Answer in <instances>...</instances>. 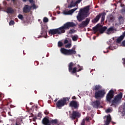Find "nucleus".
Instances as JSON below:
<instances>
[{
  "instance_id": "obj_1",
  "label": "nucleus",
  "mask_w": 125,
  "mask_h": 125,
  "mask_svg": "<svg viewBox=\"0 0 125 125\" xmlns=\"http://www.w3.org/2000/svg\"><path fill=\"white\" fill-rule=\"evenodd\" d=\"M77 25L74 22H67L62 26L58 28L50 29L49 31L50 35H61L66 32V30H69L70 28L76 27Z\"/></svg>"
},
{
  "instance_id": "obj_2",
  "label": "nucleus",
  "mask_w": 125,
  "mask_h": 125,
  "mask_svg": "<svg viewBox=\"0 0 125 125\" xmlns=\"http://www.w3.org/2000/svg\"><path fill=\"white\" fill-rule=\"evenodd\" d=\"M90 5H88L84 7L83 8H81L77 16V19L79 22H82V21L84 20L86 17L89 15L88 13L89 12Z\"/></svg>"
},
{
  "instance_id": "obj_3",
  "label": "nucleus",
  "mask_w": 125,
  "mask_h": 125,
  "mask_svg": "<svg viewBox=\"0 0 125 125\" xmlns=\"http://www.w3.org/2000/svg\"><path fill=\"white\" fill-rule=\"evenodd\" d=\"M78 66L79 69H78L77 67H74L73 68V67H74V62H70L68 65V71L69 73H71L72 75L75 74L77 77H79V75H77V72H81V71L83 70V67H81L80 65H78Z\"/></svg>"
},
{
  "instance_id": "obj_4",
  "label": "nucleus",
  "mask_w": 125,
  "mask_h": 125,
  "mask_svg": "<svg viewBox=\"0 0 125 125\" xmlns=\"http://www.w3.org/2000/svg\"><path fill=\"white\" fill-rule=\"evenodd\" d=\"M69 100H70V98L69 97H64L59 100L56 103L57 108L62 109V107H64L65 105H67V102H69Z\"/></svg>"
},
{
  "instance_id": "obj_5",
  "label": "nucleus",
  "mask_w": 125,
  "mask_h": 125,
  "mask_svg": "<svg viewBox=\"0 0 125 125\" xmlns=\"http://www.w3.org/2000/svg\"><path fill=\"white\" fill-rule=\"evenodd\" d=\"M106 92L105 89H100L95 92L94 97L97 100H101L103 97H104Z\"/></svg>"
},
{
  "instance_id": "obj_6",
  "label": "nucleus",
  "mask_w": 125,
  "mask_h": 125,
  "mask_svg": "<svg viewBox=\"0 0 125 125\" xmlns=\"http://www.w3.org/2000/svg\"><path fill=\"white\" fill-rule=\"evenodd\" d=\"M105 15H106V13L105 12L100 13L97 15L94 19L92 20V23H93L94 24L97 23L100 20V18H101V22L102 23L105 20Z\"/></svg>"
},
{
  "instance_id": "obj_7",
  "label": "nucleus",
  "mask_w": 125,
  "mask_h": 125,
  "mask_svg": "<svg viewBox=\"0 0 125 125\" xmlns=\"http://www.w3.org/2000/svg\"><path fill=\"white\" fill-rule=\"evenodd\" d=\"M61 52L64 54V55L71 56V55H75L77 52L76 50L73 49H66L64 48H61Z\"/></svg>"
},
{
  "instance_id": "obj_8",
  "label": "nucleus",
  "mask_w": 125,
  "mask_h": 125,
  "mask_svg": "<svg viewBox=\"0 0 125 125\" xmlns=\"http://www.w3.org/2000/svg\"><path fill=\"white\" fill-rule=\"evenodd\" d=\"M122 98H123V93L120 92L119 94L115 96L114 99L112 100L111 103L112 105L118 104V103L121 101Z\"/></svg>"
},
{
  "instance_id": "obj_9",
  "label": "nucleus",
  "mask_w": 125,
  "mask_h": 125,
  "mask_svg": "<svg viewBox=\"0 0 125 125\" xmlns=\"http://www.w3.org/2000/svg\"><path fill=\"white\" fill-rule=\"evenodd\" d=\"M41 34L43 36H46L47 37V29H48L47 25L44 24L43 23H42V21H41Z\"/></svg>"
},
{
  "instance_id": "obj_10",
  "label": "nucleus",
  "mask_w": 125,
  "mask_h": 125,
  "mask_svg": "<svg viewBox=\"0 0 125 125\" xmlns=\"http://www.w3.org/2000/svg\"><path fill=\"white\" fill-rule=\"evenodd\" d=\"M82 114L78 111H73L72 113L70 115V118L72 120H76V119H79L81 118Z\"/></svg>"
},
{
  "instance_id": "obj_11",
  "label": "nucleus",
  "mask_w": 125,
  "mask_h": 125,
  "mask_svg": "<svg viewBox=\"0 0 125 125\" xmlns=\"http://www.w3.org/2000/svg\"><path fill=\"white\" fill-rule=\"evenodd\" d=\"M69 107H71V108H74V109H75V110H77L79 109V107H80V104L79 103V102L73 100L69 103Z\"/></svg>"
},
{
  "instance_id": "obj_12",
  "label": "nucleus",
  "mask_w": 125,
  "mask_h": 125,
  "mask_svg": "<svg viewBox=\"0 0 125 125\" xmlns=\"http://www.w3.org/2000/svg\"><path fill=\"white\" fill-rule=\"evenodd\" d=\"M114 93H115L114 90H110L109 91L106 96V100L108 102H111V100L114 98Z\"/></svg>"
},
{
  "instance_id": "obj_13",
  "label": "nucleus",
  "mask_w": 125,
  "mask_h": 125,
  "mask_svg": "<svg viewBox=\"0 0 125 125\" xmlns=\"http://www.w3.org/2000/svg\"><path fill=\"white\" fill-rule=\"evenodd\" d=\"M90 21V19L86 18L85 21L82 22L81 23L79 24V28H84V27H87V25L89 24V22Z\"/></svg>"
},
{
  "instance_id": "obj_14",
  "label": "nucleus",
  "mask_w": 125,
  "mask_h": 125,
  "mask_svg": "<svg viewBox=\"0 0 125 125\" xmlns=\"http://www.w3.org/2000/svg\"><path fill=\"white\" fill-rule=\"evenodd\" d=\"M100 104L101 103L99 100H97L91 103V106H92V107H93L95 109H98V108H99V106H100Z\"/></svg>"
},
{
  "instance_id": "obj_15",
  "label": "nucleus",
  "mask_w": 125,
  "mask_h": 125,
  "mask_svg": "<svg viewBox=\"0 0 125 125\" xmlns=\"http://www.w3.org/2000/svg\"><path fill=\"white\" fill-rule=\"evenodd\" d=\"M31 9H32L31 6H29L28 5H24V6L22 9V10L23 13H29V12L31 11Z\"/></svg>"
},
{
  "instance_id": "obj_16",
  "label": "nucleus",
  "mask_w": 125,
  "mask_h": 125,
  "mask_svg": "<svg viewBox=\"0 0 125 125\" xmlns=\"http://www.w3.org/2000/svg\"><path fill=\"white\" fill-rule=\"evenodd\" d=\"M77 9H78V8H75L68 11H64L63 14H64V15H71V14H73V13H74V12H75Z\"/></svg>"
},
{
  "instance_id": "obj_17",
  "label": "nucleus",
  "mask_w": 125,
  "mask_h": 125,
  "mask_svg": "<svg viewBox=\"0 0 125 125\" xmlns=\"http://www.w3.org/2000/svg\"><path fill=\"white\" fill-rule=\"evenodd\" d=\"M125 31H124V32L123 33L122 35H121L119 37L117 38V39L116 40V42L117 43H121V42H122V41H123V40L125 39Z\"/></svg>"
},
{
  "instance_id": "obj_18",
  "label": "nucleus",
  "mask_w": 125,
  "mask_h": 125,
  "mask_svg": "<svg viewBox=\"0 0 125 125\" xmlns=\"http://www.w3.org/2000/svg\"><path fill=\"white\" fill-rule=\"evenodd\" d=\"M112 121V118H111V115L108 114L106 117V121L105 123V125H109L110 123H111V121Z\"/></svg>"
},
{
  "instance_id": "obj_19",
  "label": "nucleus",
  "mask_w": 125,
  "mask_h": 125,
  "mask_svg": "<svg viewBox=\"0 0 125 125\" xmlns=\"http://www.w3.org/2000/svg\"><path fill=\"white\" fill-rule=\"evenodd\" d=\"M42 123L43 125H46L50 124V121H49V119H48L46 117H45L42 120Z\"/></svg>"
},
{
  "instance_id": "obj_20",
  "label": "nucleus",
  "mask_w": 125,
  "mask_h": 125,
  "mask_svg": "<svg viewBox=\"0 0 125 125\" xmlns=\"http://www.w3.org/2000/svg\"><path fill=\"white\" fill-rule=\"evenodd\" d=\"M115 30V28H114V27L112 26L109 27L108 29H107L106 31V33L107 35H110L112 32H113V31Z\"/></svg>"
},
{
  "instance_id": "obj_21",
  "label": "nucleus",
  "mask_w": 125,
  "mask_h": 125,
  "mask_svg": "<svg viewBox=\"0 0 125 125\" xmlns=\"http://www.w3.org/2000/svg\"><path fill=\"white\" fill-rule=\"evenodd\" d=\"M77 5L76 2H74V0H72L71 1L70 4L68 5V8H72V7H75Z\"/></svg>"
},
{
  "instance_id": "obj_22",
  "label": "nucleus",
  "mask_w": 125,
  "mask_h": 125,
  "mask_svg": "<svg viewBox=\"0 0 125 125\" xmlns=\"http://www.w3.org/2000/svg\"><path fill=\"white\" fill-rule=\"evenodd\" d=\"M6 12L8 14H12L14 12V10L12 8L9 7L6 9Z\"/></svg>"
},
{
  "instance_id": "obj_23",
  "label": "nucleus",
  "mask_w": 125,
  "mask_h": 125,
  "mask_svg": "<svg viewBox=\"0 0 125 125\" xmlns=\"http://www.w3.org/2000/svg\"><path fill=\"white\" fill-rule=\"evenodd\" d=\"M102 86L100 85H96L95 86L93 87V90H95V91H98L99 89H101Z\"/></svg>"
},
{
  "instance_id": "obj_24",
  "label": "nucleus",
  "mask_w": 125,
  "mask_h": 125,
  "mask_svg": "<svg viewBox=\"0 0 125 125\" xmlns=\"http://www.w3.org/2000/svg\"><path fill=\"white\" fill-rule=\"evenodd\" d=\"M107 30V26H104L99 29V32H100V34H103Z\"/></svg>"
},
{
  "instance_id": "obj_25",
  "label": "nucleus",
  "mask_w": 125,
  "mask_h": 125,
  "mask_svg": "<svg viewBox=\"0 0 125 125\" xmlns=\"http://www.w3.org/2000/svg\"><path fill=\"white\" fill-rule=\"evenodd\" d=\"M118 19L120 24H123V23H124V21H125V20H124V17H123L122 16H120L118 17Z\"/></svg>"
},
{
  "instance_id": "obj_26",
  "label": "nucleus",
  "mask_w": 125,
  "mask_h": 125,
  "mask_svg": "<svg viewBox=\"0 0 125 125\" xmlns=\"http://www.w3.org/2000/svg\"><path fill=\"white\" fill-rule=\"evenodd\" d=\"M100 27L99 24H97L95 27H93V30L95 32V34L98 31V28Z\"/></svg>"
},
{
  "instance_id": "obj_27",
  "label": "nucleus",
  "mask_w": 125,
  "mask_h": 125,
  "mask_svg": "<svg viewBox=\"0 0 125 125\" xmlns=\"http://www.w3.org/2000/svg\"><path fill=\"white\" fill-rule=\"evenodd\" d=\"M78 39H79V36L77 35H75L72 37V40L73 42H77V41H78Z\"/></svg>"
},
{
  "instance_id": "obj_28",
  "label": "nucleus",
  "mask_w": 125,
  "mask_h": 125,
  "mask_svg": "<svg viewBox=\"0 0 125 125\" xmlns=\"http://www.w3.org/2000/svg\"><path fill=\"white\" fill-rule=\"evenodd\" d=\"M42 112H39L38 114V115H37V119L38 120H41L42 117Z\"/></svg>"
},
{
  "instance_id": "obj_29",
  "label": "nucleus",
  "mask_w": 125,
  "mask_h": 125,
  "mask_svg": "<svg viewBox=\"0 0 125 125\" xmlns=\"http://www.w3.org/2000/svg\"><path fill=\"white\" fill-rule=\"evenodd\" d=\"M58 123L57 119L55 120H52L51 121H50V124H56Z\"/></svg>"
},
{
  "instance_id": "obj_30",
  "label": "nucleus",
  "mask_w": 125,
  "mask_h": 125,
  "mask_svg": "<svg viewBox=\"0 0 125 125\" xmlns=\"http://www.w3.org/2000/svg\"><path fill=\"white\" fill-rule=\"evenodd\" d=\"M15 24V22H14V21L11 20L10 22H9V24L10 26H12L13 25H14Z\"/></svg>"
},
{
  "instance_id": "obj_31",
  "label": "nucleus",
  "mask_w": 125,
  "mask_h": 125,
  "mask_svg": "<svg viewBox=\"0 0 125 125\" xmlns=\"http://www.w3.org/2000/svg\"><path fill=\"white\" fill-rule=\"evenodd\" d=\"M58 45L59 47H61L63 46V42H61V41H59L58 42Z\"/></svg>"
},
{
  "instance_id": "obj_32",
  "label": "nucleus",
  "mask_w": 125,
  "mask_h": 125,
  "mask_svg": "<svg viewBox=\"0 0 125 125\" xmlns=\"http://www.w3.org/2000/svg\"><path fill=\"white\" fill-rule=\"evenodd\" d=\"M74 33H76V30L74 29H70L69 31V34H74Z\"/></svg>"
},
{
  "instance_id": "obj_33",
  "label": "nucleus",
  "mask_w": 125,
  "mask_h": 125,
  "mask_svg": "<svg viewBox=\"0 0 125 125\" xmlns=\"http://www.w3.org/2000/svg\"><path fill=\"white\" fill-rule=\"evenodd\" d=\"M18 18L19 19H21V20L23 21V19H24V17H23V15H21V14H19L18 15Z\"/></svg>"
},
{
  "instance_id": "obj_34",
  "label": "nucleus",
  "mask_w": 125,
  "mask_h": 125,
  "mask_svg": "<svg viewBox=\"0 0 125 125\" xmlns=\"http://www.w3.org/2000/svg\"><path fill=\"white\" fill-rule=\"evenodd\" d=\"M43 21L44 23H47L48 22V19L46 17H45L43 19Z\"/></svg>"
},
{
  "instance_id": "obj_35",
  "label": "nucleus",
  "mask_w": 125,
  "mask_h": 125,
  "mask_svg": "<svg viewBox=\"0 0 125 125\" xmlns=\"http://www.w3.org/2000/svg\"><path fill=\"white\" fill-rule=\"evenodd\" d=\"M114 17H113V16L109 17V22H113L114 21Z\"/></svg>"
},
{
  "instance_id": "obj_36",
  "label": "nucleus",
  "mask_w": 125,
  "mask_h": 125,
  "mask_svg": "<svg viewBox=\"0 0 125 125\" xmlns=\"http://www.w3.org/2000/svg\"><path fill=\"white\" fill-rule=\"evenodd\" d=\"M71 46H72V45L70 43H68V44L65 45V47L66 48H70Z\"/></svg>"
},
{
  "instance_id": "obj_37",
  "label": "nucleus",
  "mask_w": 125,
  "mask_h": 125,
  "mask_svg": "<svg viewBox=\"0 0 125 125\" xmlns=\"http://www.w3.org/2000/svg\"><path fill=\"white\" fill-rule=\"evenodd\" d=\"M121 46L125 47V40L123 41L122 42V43L121 44Z\"/></svg>"
},
{
  "instance_id": "obj_38",
  "label": "nucleus",
  "mask_w": 125,
  "mask_h": 125,
  "mask_svg": "<svg viewBox=\"0 0 125 125\" xmlns=\"http://www.w3.org/2000/svg\"><path fill=\"white\" fill-rule=\"evenodd\" d=\"M112 112V110L110 108H108L105 110V113H110Z\"/></svg>"
},
{
  "instance_id": "obj_39",
  "label": "nucleus",
  "mask_w": 125,
  "mask_h": 125,
  "mask_svg": "<svg viewBox=\"0 0 125 125\" xmlns=\"http://www.w3.org/2000/svg\"><path fill=\"white\" fill-rule=\"evenodd\" d=\"M83 1V0H77L75 3H76V4H78L79 3H81V2Z\"/></svg>"
},
{
  "instance_id": "obj_40",
  "label": "nucleus",
  "mask_w": 125,
  "mask_h": 125,
  "mask_svg": "<svg viewBox=\"0 0 125 125\" xmlns=\"http://www.w3.org/2000/svg\"><path fill=\"white\" fill-rule=\"evenodd\" d=\"M123 115H125V105L123 106Z\"/></svg>"
},
{
  "instance_id": "obj_41",
  "label": "nucleus",
  "mask_w": 125,
  "mask_h": 125,
  "mask_svg": "<svg viewBox=\"0 0 125 125\" xmlns=\"http://www.w3.org/2000/svg\"><path fill=\"white\" fill-rule=\"evenodd\" d=\"M108 48H109V49H110V50H114V48H113V47H112V46H109L108 48H107V49H108Z\"/></svg>"
},
{
  "instance_id": "obj_42",
  "label": "nucleus",
  "mask_w": 125,
  "mask_h": 125,
  "mask_svg": "<svg viewBox=\"0 0 125 125\" xmlns=\"http://www.w3.org/2000/svg\"><path fill=\"white\" fill-rule=\"evenodd\" d=\"M44 114H45V115H48V114H49V112L47 110H46L44 112Z\"/></svg>"
},
{
  "instance_id": "obj_43",
  "label": "nucleus",
  "mask_w": 125,
  "mask_h": 125,
  "mask_svg": "<svg viewBox=\"0 0 125 125\" xmlns=\"http://www.w3.org/2000/svg\"><path fill=\"white\" fill-rule=\"evenodd\" d=\"M68 40L67 39H65L64 41V44H66V43H68Z\"/></svg>"
},
{
  "instance_id": "obj_44",
  "label": "nucleus",
  "mask_w": 125,
  "mask_h": 125,
  "mask_svg": "<svg viewBox=\"0 0 125 125\" xmlns=\"http://www.w3.org/2000/svg\"><path fill=\"white\" fill-rule=\"evenodd\" d=\"M72 99H73V100H76V99H77V98L76 97V96H73L72 97Z\"/></svg>"
},
{
  "instance_id": "obj_45",
  "label": "nucleus",
  "mask_w": 125,
  "mask_h": 125,
  "mask_svg": "<svg viewBox=\"0 0 125 125\" xmlns=\"http://www.w3.org/2000/svg\"><path fill=\"white\" fill-rule=\"evenodd\" d=\"M86 121L87 122H88L89 121V118L86 117L85 119V121Z\"/></svg>"
},
{
  "instance_id": "obj_46",
  "label": "nucleus",
  "mask_w": 125,
  "mask_h": 125,
  "mask_svg": "<svg viewBox=\"0 0 125 125\" xmlns=\"http://www.w3.org/2000/svg\"><path fill=\"white\" fill-rule=\"evenodd\" d=\"M29 1L30 3H32L33 2V0H29Z\"/></svg>"
},
{
  "instance_id": "obj_47",
  "label": "nucleus",
  "mask_w": 125,
  "mask_h": 125,
  "mask_svg": "<svg viewBox=\"0 0 125 125\" xmlns=\"http://www.w3.org/2000/svg\"><path fill=\"white\" fill-rule=\"evenodd\" d=\"M35 63H37V66H38V65H39V62L35 61Z\"/></svg>"
},
{
  "instance_id": "obj_48",
  "label": "nucleus",
  "mask_w": 125,
  "mask_h": 125,
  "mask_svg": "<svg viewBox=\"0 0 125 125\" xmlns=\"http://www.w3.org/2000/svg\"><path fill=\"white\" fill-rule=\"evenodd\" d=\"M57 100H58V99L56 98V99L54 100V102H57Z\"/></svg>"
},
{
  "instance_id": "obj_49",
  "label": "nucleus",
  "mask_w": 125,
  "mask_h": 125,
  "mask_svg": "<svg viewBox=\"0 0 125 125\" xmlns=\"http://www.w3.org/2000/svg\"><path fill=\"white\" fill-rule=\"evenodd\" d=\"M123 60H124L123 64H125V59H123Z\"/></svg>"
},
{
  "instance_id": "obj_50",
  "label": "nucleus",
  "mask_w": 125,
  "mask_h": 125,
  "mask_svg": "<svg viewBox=\"0 0 125 125\" xmlns=\"http://www.w3.org/2000/svg\"><path fill=\"white\" fill-rule=\"evenodd\" d=\"M22 1H23V2H26L27 1V0H22Z\"/></svg>"
},
{
  "instance_id": "obj_51",
  "label": "nucleus",
  "mask_w": 125,
  "mask_h": 125,
  "mask_svg": "<svg viewBox=\"0 0 125 125\" xmlns=\"http://www.w3.org/2000/svg\"><path fill=\"white\" fill-rule=\"evenodd\" d=\"M33 7H34V8H36V5L35 4H33Z\"/></svg>"
},
{
  "instance_id": "obj_52",
  "label": "nucleus",
  "mask_w": 125,
  "mask_h": 125,
  "mask_svg": "<svg viewBox=\"0 0 125 125\" xmlns=\"http://www.w3.org/2000/svg\"><path fill=\"white\" fill-rule=\"evenodd\" d=\"M12 0V1H13V2H15L17 0Z\"/></svg>"
},
{
  "instance_id": "obj_53",
  "label": "nucleus",
  "mask_w": 125,
  "mask_h": 125,
  "mask_svg": "<svg viewBox=\"0 0 125 125\" xmlns=\"http://www.w3.org/2000/svg\"><path fill=\"white\" fill-rule=\"evenodd\" d=\"M46 125H50V123H49L48 124H47Z\"/></svg>"
},
{
  "instance_id": "obj_54",
  "label": "nucleus",
  "mask_w": 125,
  "mask_h": 125,
  "mask_svg": "<svg viewBox=\"0 0 125 125\" xmlns=\"http://www.w3.org/2000/svg\"><path fill=\"white\" fill-rule=\"evenodd\" d=\"M16 125H18V124L16 123Z\"/></svg>"
},
{
  "instance_id": "obj_55",
  "label": "nucleus",
  "mask_w": 125,
  "mask_h": 125,
  "mask_svg": "<svg viewBox=\"0 0 125 125\" xmlns=\"http://www.w3.org/2000/svg\"><path fill=\"white\" fill-rule=\"evenodd\" d=\"M23 54H25V53L24 52V51H23Z\"/></svg>"
},
{
  "instance_id": "obj_56",
  "label": "nucleus",
  "mask_w": 125,
  "mask_h": 125,
  "mask_svg": "<svg viewBox=\"0 0 125 125\" xmlns=\"http://www.w3.org/2000/svg\"><path fill=\"white\" fill-rule=\"evenodd\" d=\"M107 52H109V51H108V50H107Z\"/></svg>"
},
{
  "instance_id": "obj_57",
  "label": "nucleus",
  "mask_w": 125,
  "mask_h": 125,
  "mask_svg": "<svg viewBox=\"0 0 125 125\" xmlns=\"http://www.w3.org/2000/svg\"><path fill=\"white\" fill-rule=\"evenodd\" d=\"M21 122H22V119L21 120Z\"/></svg>"
},
{
  "instance_id": "obj_58",
  "label": "nucleus",
  "mask_w": 125,
  "mask_h": 125,
  "mask_svg": "<svg viewBox=\"0 0 125 125\" xmlns=\"http://www.w3.org/2000/svg\"><path fill=\"white\" fill-rule=\"evenodd\" d=\"M39 21H41V20H39Z\"/></svg>"
},
{
  "instance_id": "obj_59",
  "label": "nucleus",
  "mask_w": 125,
  "mask_h": 125,
  "mask_svg": "<svg viewBox=\"0 0 125 125\" xmlns=\"http://www.w3.org/2000/svg\"><path fill=\"white\" fill-rule=\"evenodd\" d=\"M104 53H105V51H104Z\"/></svg>"
},
{
  "instance_id": "obj_60",
  "label": "nucleus",
  "mask_w": 125,
  "mask_h": 125,
  "mask_svg": "<svg viewBox=\"0 0 125 125\" xmlns=\"http://www.w3.org/2000/svg\"><path fill=\"white\" fill-rule=\"evenodd\" d=\"M35 118L36 119H37V117H35Z\"/></svg>"
},
{
  "instance_id": "obj_61",
  "label": "nucleus",
  "mask_w": 125,
  "mask_h": 125,
  "mask_svg": "<svg viewBox=\"0 0 125 125\" xmlns=\"http://www.w3.org/2000/svg\"><path fill=\"white\" fill-rule=\"evenodd\" d=\"M7 1L9 0H7Z\"/></svg>"
}]
</instances>
